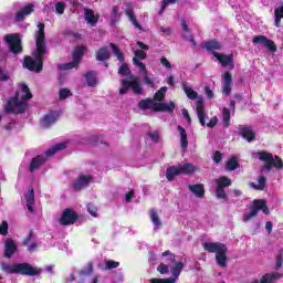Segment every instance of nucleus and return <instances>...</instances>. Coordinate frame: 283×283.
Wrapping results in <instances>:
<instances>
[{
    "mask_svg": "<svg viewBox=\"0 0 283 283\" xmlns=\"http://www.w3.org/2000/svg\"><path fill=\"white\" fill-rule=\"evenodd\" d=\"M45 49V24L39 23L38 31L35 33V53L32 56H25L23 61V67L30 72L40 74L43 72V56L46 54Z\"/></svg>",
    "mask_w": 283,
    "mask_h": 283,
    "instance_id": "1",
    "label": "nucleus"
},
{
    "mask_svg": "<svg viewBox=\"0 0 283 283\" xmlns=\"http://www.w3.org/2000/svg\"><path fill=\"white\" fill-rule=\"evenodd\" d=\"M21 101H19V92H15L13 97L7 102L4 105V112L7 114H25L28 112V104L25 101H30L32 98V92H30V87L27 84H21Z\"/></svg>",
    "mask_w": 283,
    "mask_h": 283,
    "instance_id": "2",
    "label": "nucleus"
},
{
    "mask_svg": "<svg viewBox=\"0 0 283 283\" xmlns=\"http://www.w3.org/2000/svg\"><path fill=\"white\" fill-rule=\"evenodd\" d=\"M1 271L8 273L9 275L18 274V275H29L30 277H34V275H41V269L33 268L30 263H17L10 265L6 262L1 263Z\"/></svg>",
    "mask_w": 283,
    "mask_h": 283,
    "instance_id": "3",
    "label": "nucleus"
},
{
    "mask_svg": "<svg viewBox=\"0 0 283 283\" xmlns=\"http://www.w3.org/2000/svg\"><path fill=\"white\" fill-rule=\"evenodd\" d=\"M203 249L208 253H216L218 266H220V269H227V262L229 261V258H227V252L229 251L227 244L222 242H206Z\"/></svg>",
    "mask_w": 283,
    "mask_h": 283,
    "instance_id": "4",
    "label": "nucleus"
},
{
    "mask_svg": "<svg viewBox=\"0 0 283 283\" xmlns=\"http://www.w3.org/2000/svg\"><path fill=\"white\" fill-rule=\"evenodd\" d=\"M258 156H259V160H262V163H265V165L261 167V171H272L273 167L279 171L283 169L282 157L277 155L273 157V154L268 151H259Z\"/></svg>",
    "mask_w": 283,
    "mask_h": 283,
    "instance_id": "5",
    "label": "nucleus"
},
{
    "mask_svg": "<svg viewBox=\"0 0 283 283\" xmlns=\"http://www.w3.org/2000/svg\"><path fill=\"white\" fill-rule=\"evenodd\" d=\"M196 171V166L192 164L186 163L182 166H170L166 170V178L169 182L174 181L176 176H191Z\"/></svg>",
    "mask_w": 283,
    "mask_h": 283,
    "instance_id": "6",
    "label": "nucleus"
},
{
    "mask_svg": "<svg viewBox=\"0 0 283 283\" xmlns=\"http://www.w3.org/2000/svg\"><path fill=\"white\" fill-rule=\"evenodd\" d=\"M197 116L201 127H210L213 129L218 125V117H212L209 123H207V113H205V98L199 97L196 102Z\"/></svg>",
    "mask_w": 283,
    "mask_h": 283,
    "instance_id": "7",
    "label": "nucleus"
},
{
    "mask_svg": "<svg viewBox=\"0 0 283 283\" xmlns=\"http://www.w3.org/2000/svg\"><path fill=\"white\" fill-rule=\"evenodd\" d=\"M260 211H262L265 216H269V213H271V210H269V206H266V201H264L263 199H255L252 207L250 208V212L243 216V222H249V220H253V218L258 217V213H260Z\"/></svg>",
    "mask_w": 283,
    "mask_h": 283,
    "instance_id": "8",
    "label": "nucleus"
},
{
    "mask_svg": "<svg viewBox=\"0 0 283 283\" xmlns=\"http://www.w3.org/2000/svg\"><path fill=\"white\" fill-rule=\"evenodd\" d=\"M4 41L9 48V52L18 56L23 52V42L21 41V35L19 33L7 34Z\"/></svg>",
    "mask_w": 283,
    "mask_h": 283,
    "instance_id": "9",
    "label": "nucleus"
},
{
    "mask_svg": "<svg viewBox=\"0 0 283 283\" xmlns=\"http://www.w3.org/2000/svg\"><path fill=\"white\" fill-rule=\"evenodd\" d=\"M129 90L137 94V96L143 95V86H140L138 77H133L130 81L127 78L122 80V87L119 88L120 96H125Z\"/></svg>",
    "mask_w": 283,
    "mask_h": 283,
    "instance_id": "10",
    "label": "nucleus"
},
{
    "mask_svg": "<svg viewBox=\"0 0 283 283\" xmlns=\"http://www.w3.org/2000/svg\"><path fill=\"white\" fill-rule=\"evenodd\" d=\"M216 196L219 198V200H229V196H227V192L224 189L227 187H231V179L227 176H221L216 180Z\"/></svg>",
    "mask_w": 283,
    "mask_h": 283,
    "instance_id": "11",
    "label": "nucleus"
},
{
    "mask_svg": "<svg viewBox=\"0 0 283 283\" xmlns=\"http://www.w3.org/2000/svg\"><path fill=\"white\" fill-rule=\"evenodd\" d=\"M78 220V213L74 211L73 209L66 208L62 212V216L60 218V224L62 227H72V224H76V221Z\"/></svg>",
    "mask_w": 283,
    "mask_h": 283,
    "instance_id": "12",
    "label": "nucleus"
},
{
    "mask_svg": "<svg viewBox=\"0 0 283 283\" xmlns=\"http://www.w3.org/2000/svg\"><path fill=\"white\" fill-rule=\"evenodd\" d=\"M92 180H94V177H92V175L80 174L77 179L72 182V188L74 189V191H82V189H85V187H90Z\"/></svg>",
    "mask_w": 283,
    "mask_h": 283,
    "instance_id": "13",
    "label": "nucleus"
},
{
    "mask_svg": "<svg viewBox=\"0 0 283 283\" xmlns=\"http://www.w3.org/2000/svg\"><path fill=\"white\" fill-rule=\"evenodd\" d=\"M212 56L221 63V67H228L229 70H235V63L233 62V54H220L216 51H212Z\"/></svg>",
    "mask_w": 283,
    "mask_h": 283,
    "instance_id": "14",
    "label": "nucleus"
},
{
    "mask_svg": "<svg viewBox=\"0 0 283 283\" xmlns=\"http://www.w3.org/2000/svg\"><path fill=\"white\" fill-rule=\"evenodd\" d=\"M252 43L258 44L261 43L269 50V52H277V45L273 40H270L265 35H256L252 39Z\"/></svg>",
    "mask_w": 283,
    "mask_h": 283,
    "instance_id": "15",
    "label": "nucleus"
},
{
    "mask_svg": "<svg viewBox=\"0 0 283 283\" xmlns=\"http://www.w3.org/2000/svg\"><path fill=\"white\" fill-rule=\"evenodd\" d=\"M48 158L45 155H38L31 159L29 171L34 172L38 171V169H41L46 163Z\"/></svg>",
    "mask_w": 283,
    "mask_h": 283,
    "instance_id": "16",
    "label": "nucleus"
},
{
    "mask_svg": "<svg viewBox=\"0 0 283 283\" xmlns=\"http://www.w3.org/2000/svg\"><path fill=\"white\" fill-rule=\"evenodd\" d=\"M34 12V6L32 3H29L24 6L22 9H20L15 14V21L21 22L25 21L27 17H30Z\"/></svg>",
    "mask_w": 283,
    "mask_h": 283,
    "instance_id": "17",
    "label": "nucleus"
},
{
    "mask_svg": "<svg viewBox=\"0 0 283 283\" xmlns=\"http://www.w3.org/2000/svg\"><path fill=\"white\" fill-rule=\"evenodd\" d=\"M57 118H59V114L56 113V111H50L46 115H44L42 119L43 127L45 129H48L49 127H52V125L56 123Z\"/></svg>",
    "mask_w": 283,
    "mask_h": 283,
    "instance_id": "18",
    "label": "nucleus"
},
{
    "mask_svg": "<svg viewBox=\"0 0 283 283\" xmlns=\"http://www.w3.org/2000/svg\"><path fill=\"white\" fill-rule=\"evenodd\" d=\"M201 48L203 50H207V52H211V54H213V52H216V50H222V43H220V41H218L216 39H212V40L203 42Z\"/></svg>",
    "mask_w": 283,
    "mask_h": 283,
    "instance_id": "19",
    "label": "nucleus"
},
{
    "mask_svg": "<svg viewBox=\"0 0 283 283\" xmlns=\"http://www.w3.org/2000/svg\"><path fill=\"white\" fill-rule=\"evenodd\" d=\"M233 85V75L231 72L226 71L223 74V94L229 96L231 94V86Z\"/></svg>",
    "mask_w": 283,
    "mask_h": 283,
    "instance_id": "20",
    "label": "nucleus"
},
{
    "mask_svg": "<svg viewBox=\"0 0 283 283\" xmlns=\"http://www.w3.org/2000/svg\"><path fill=\"white\" fill-rule=\"evenodd\" d=\"M239 135H241L248 143H253V140H255V132L251 126L241 127L239 129Z\"/></svg>",
    "mask_w": 283,
    "mask_h": 283,
    "instance_id": "21",
    "label": "nucleus"
},
{
    "mask_svg": "<svg viewBox=\"0 0 283 283\" xmlns=\"http://www.w3.org/2000/svg\"><path fill=\"white\" fill-rule=\"evenodd\" d=\"M17 253V244L14 243V240L7 239L4 243V258H12Z\"/></svg>",
    "mask_w": 283,
    "mask_h": 283,
    "instance_id": "22",
    "label": "nucleus"
},
{
    "mask_svg": "<svg viewBox=\"0 0 283 283\" xmlns=\"http://www.w3.org/2000/svg\"><path fill=\"white\" fill-rule=\"evenodd\" d=\"M282 19H283V2L281 1L280 4L274 8L275 28H282Z\"/></svg>",
    "mask_w": 283,
    "mask_h": 283,
    "instance_id": "23",
    "label": "nucleus"
},
{
    "mask_svg": "<svg viewBox=\"0 0 283 283\" xmlns=\"http://www.w3.org/2000/svg\"><path fill=\"white\" fill-rule=\"evenodd\" d=\"M84 19L94 28L98 23V14H94V10L92 9H84Z\"/></svg>",
    "mask_w": 283,
    "mask_h": 283,
    "instance_id": "24",
    "label": "nucleus"
},
{
    "mask_svg": "<svg viewBox=\"0 0 283 283\" xmlns=\"http://www.w3.org/2000/svg\"><path fill=\"white\" fill-rule=\"evenodd\" d=\"M176 109V103L170 102V103H157L155 107V113L158 112H167L168 114H171Z\"/></svg>",
    "mask_w": 283,
    "mask_h": 283,
    "instance_id": "25",
    "label": "nucleus"
},
{
    "mask_svg": "<svg viewBox=\"0 0 283 283\" xmlns=\"http://www.w3.org/2000/svg\"><path fill=\"white\" fill-rule=\"evenodd\" d=\"M189 191L196 196V198H205V185L196 184V185H188Z\"/></svg>",
    "mask_w": 283,
    "mask_h": 283,
    "instance_id": "26",
    "label": "nucleus"
},
{
    "mask_svg": "<svg viewBox=\"0 0 283 283\" xmlns=\"http://www.w3.org/2000/svg\"><path fill=\"white\" fill-rule=\"evenodd\" d=\"M157 103L151 98L142 99L138 102V108L143 112L147 109H151V112H155Z\"/></svg>",
    "mask_w": 283,
    "mask_h": 283,
    "instance_id": "27",
    "label": "nucleus"
},
{
    "mask_svg": "<svg viewBox=\"0 0 283 283\" xmlns=\"http://www.w3.org/2000/svg\"><path fill=\"white\" fill-rule=\"evenodd\" d=\"M95 56L96 61H101L102 63H104V61H109L112 54L109 53V50H107V46H102L98 49V51H96Z\"/></svg>",
    "mask_w": 283,
    "mask_h": 283,
    "instance_id": "28",
    "label": "nucleus"
},
{
    "mask_svg": "<svg viewBox=\"0 0 283 283\" xmlns=\"http://www.w3.org/2000/svg\"><path fill=\"white\" fill-rule=\"evenodd\" d=\"M177 130L179 132V136L181 138L180 139L181 149L186 151L187 147H189V139H187V130L182 126H178Z\"/></svg>",
    "mask_w": 283,
    "mask_h": 283,
    "instance_id": "29",
    "label": "nucleus"
},
{
    "mask_svg": "<svg viewBox=\"0 0 283 283\" xmlns=\"http://www.w3.org/2000/svg\"><path fill=\"white\" fill-rule=\"evenodd\" d=\"M65 147H67V143L65 142L56 144L45 151V156L46 157L54 156V154H59V151H63Z\"/></svg>",
    "mask_w": 283,
    "mask_h": 283,
    "instance_id": "30",
    "label": "nucleus"
},
{
    "mask_svg": "<svg viewBox=\"0 0 283 283\" xmlns=\"http://www.w3.org/2000/svg\"><path fill=\"white\" fill-rule=\"evenodd\" d=\"M84 77L86 78L88 87H96V85H98V80H96V73L94 71H87Z\"/></svg>",
    "mask_w": 283,
    "mask_h": 283,
    "instance_id": "31",
    "label": "nucleus"
},
{
    "mask_svg": "<svg viewBox=\"0 0 283 283\" xmlns=\"http://www.w3.org/2000/svg\"><path fill=\"white\" fill-rule=\"evenodd\" d=\"M181 28L185 32V34L182 35L184 39H187L190 43H192L193 48H196L197 43L193 39V35H189V32H191V30L189 29V24H187V21L182 20Z\"/></svg>",
    "mask_w": 283,
    "mask_h": 283,
    "instance_id": "32",
    "label": "nucleus"
},
{
    "mask_svg": "<svg viewBox=\"0 0 283 283\" xmlns=\"http://www.w3.org/2000/svg\"><path fill=\"white\" fill-rule=\"evenodd\" d=\"M182 90L185 92V94L187 95L188 98H190V101H198V92L193 91L192 88H190L189 84H187V82H182Z\"/></svg>",
    "mask_w": 283,
    "mask_h": 283,
    "instance_id": "33",
    "label": "nucleus"
},
{
    "mask_svg": "<svg viewBox=\"0 0 283 283\" xmlns=\"http://www.w3.org/2000/svg\"><path fill=\"white\" fill-rule=\"evenodd\" d=\"M24 199L27 200V209L32 213L34 211V189L31 188Z\"/></svg>",
    "mask_w": 283,
    "mask_h": 283,
    "instance_id": "34",
    "label": "nucleus"
},
{
    "mask_svg": "<svg viewBox=\"0 0 283 283\" xmlns=\"http://www.w3.org/2000/svg\"><path fill=\"white\" fill-rule=\"evenodd\" d=\"M125 14H126V17H128L129 21L133 23V25L137 30H143V25H140V23H138V20L136 19V15L134 14V9L133 8L126 9Z\"/></svg>",
    "mask_w": 283,
    "mask_h": 283,
    "instance_id": "35",
    "label": "nucleus"
},
{
    "mask_svg": "<svg viewBox=\"0 0 283 283\" xmlns=\"http://www.w3.org/2000/svg\"><path fill=\"white\" fill-rule=\"evenodd\" d=\"M258 182L259 184L251 182L250 187H252V189H255L256 191H264V188L266 187V177L259 176Z\"/></svg>",
    "mask_w": 283,
    "mask_h": 283,
    "instance_id": "36",
    "label": "nucleus"
},
{
    "mask_svg": "<svg viewBox=\"0 0 283 283\" xmlns=\"http://www.w3.org/2000/svg\"><path fill=\"white\" fill-rule=\"evenodd\" d=\"M149 217L154 227H156L157 229H160V227H163V221H160V217L158 216V211H156V209H151L149 211Z\"/></svg>",
    "mask_w": 283,
    "mask_h": 283,
    "instance_id": "37",
    "label": "nucleus"
},
{
    "mask_svg": "<svg viewBox=\"0 0 283 283\" xmlns=\"http://www.w3.org/2000/svg\"><path fill=\"white\" fill-rule=\"evenodd\" d=\"M185 269V263L182 261H179L175 263V265L171 268V275L172 277H180V274L182 273V270Z\"/></svg>",
    "mask_w": 283,
    "mask_h": 283,
    "instance_id": "38",
    "label": "nucleus"
},
{
    "mask_svg": "<svg viewBox=\"0 0 283 283\" xmlns=\"http://www.w3.org/2000/svg\"><path fill=\"white\" fill-rule=\"evenodd\" d=\"M161 256L165 258L166 264L171 266V264H176V254L169 250L161 253Z\"/></svg>",
    "mask_w": 283,
    "mask_h": 283,
    "instance_id": "39",
    "label": "nucleus"
},
{
    "mask_svg": "<svg viewBox=\"0 0 283 283\" xmlns=\"http://www.w3.org/2000/svg\"><path fill=\"white\" fill-rule=\"evenodd\" d=\"M240 167V164L238 163V157L233 156L226 163V169L227 171H235Z\"/></svg>",
    "mask_w": 283,
    "mask_h": 283,
    "instance_id": "40",
    "label": "nucleus"
},
{
    "mask_svg": "<svg viewBox=\"0 0 283 283\" xmlns=\"http://www.w3.org/2000/svg\"><path fill=\"white\" fill-rule=\"evenodd\" d=\"M84 53L85 46H77L72 53V59L81 63V59H83Z\"/></svg>",
    "mask_w": 283,
    "mask_h": 283,
    "instance_id": "41",
    "label": "nucleus"
},
{
    "mask_svg": "<svg viewBox=\"0 0 283 283\" xmlns=\"http://www.w3.org/2000/svg\"><path fill=\"white\" fill-rule=\"evenodd\" d=\"M109 48H112L113 54H115L119 63H123L125 61V55H123V52H120V49H118V45L114 43H109Z\"/></svg>",
    "mask_w": 283,
    "mask_h": 283,
    "instance_id": "42",
    "label": "nucleus"
},
{
    "mask_svg": "<svg viewBox=\"0 0 283 283\" xmlns=\"http://www.w3.org/2000/svg\"><path fill=\"white\" fill-rule=\"evenodd\" d=\"M165 96H167V86L159 88L155 93L154 101H158L159 103H161V101H165Z\"/></svg>",
    "mask_w": 283,
    "mask_h": 283,
    "instance_id": "43",
    "label": "nucleus"
},
{
    "mask_svg": "<svg viewBox=\"0 0 283 283\" xmlns=\"http://www.w3.org/2000/svg\"><path fill=\"white\" fill-rule=\"evenodd\" d=\"M222 118H223V127H229V123L231 122V111H229V108L227 107L223 108Z\"/></svg>",
    "mask_w": 283,
    "mask_h": 283,
    "instance_id": "44",
    "label": "nucleus"
},
{
    "mask_svg": "<svg viewBox=\"0 0 283 283\" xmlns=\"http://www.w3.org/2000/svg\"><path fill=\"white\" fill-rule=\"evenodd\" d=\"M92 273H94V264L92 262H88L87 266L80 271V275L83 276L92 275Z\"/></svg>",
    "mask_w": 283,
    "mask_h": 283,
    "instance_id": "45",
    "label": "nucleus"
},
{
    "mask_svg": "<svg viewBox=\"0 0 283 283\" xmlns=\"http://www.w3.org/2000/svg\"><path fill=\"white\" fill-rule=\"evenodd\" d=\"M120 266V262L114 260H106L105 261V270L112 271V269H118Z\"/></svg>",
    "mask_w": 283,
    "mask_h": 283,
    "instance_id": "46",
    "label": "nucleus"
},
{
    "mask_svg": "<svg viewBox=\"0 0 283 283\" xmlns=\"http://www.w3.org/2000/svg\"><path fill=\"white\" fill-rule=\"evenodd\" d=\"M118 74H120V76H129V74H132V70H129V65H127V63H123L118 69Z\"/></svg>",
    "mask_w": 283,
    "mask_h": 283,
    "instance_id": "47",
    "label": "nucleus"
},
{
    "mask_svg": "<svg viewBox=\"0 0 283 283\" xmlns=\"http://www.w3.org/2000/svg\"><path fill=\"white\" fill-rule=\"evenodd\" d=\"M133 63L134 65H136L137 67H139V71L143 72V74H149V72L147 71V66L145 65V63L140 62L139 60H137L136 57H133Z\"/></svg>",
    "mask_w": 283,
    "mask_h": 283,
    "instance_id": "48",
    "label": "nucleus"
},
{
    "mask_svg": "<svg viewBox=\"0 0 283 283\" xmlns=\"http://www.w3.org/2000/svg\"><path fill=\"white\" fill-rule=\"evenodd\" d=\"M150 283H176V279H174V277H168V279L154 277L150 280Z\"/></svg>",
    "mask_w": 283,
    "mask_h": 283,
    "instance_id": "49",
    "label": "nucleus"
},
{
    "mask_svg": "<svg viewBox=\"0 0 283 283\" xmlns=\"http://www.w3.org/2000/svg\"><path fill=\"white\" fill-rule=\"evenodd\" d=\"M157 271L158 273H160V275H167V273H169V265L165 263H160L157 266Z\"/></svg>",
    "mask_w": 283,
    "mask_h": 283,
    "instance_id": "50",
    "label": "nucleus"
},
{
    "mask_svg": "<svg viewBox=\"0 0 283 283\" xmlns=\"http://www.w3.org/2000/svg\"><path fill=\"white\" fill-rule=\"evenodd\" d=\"M87 211L93 216V218H98V208H96V206L93 203L87 205Z\"/></svg>",
    "mask_w": 283,
    "mask_h": 283,
    "instance_id": "51",
    "label": "nucleus"
},
{
    "mask_svg": "<svg viewBox=\"0 0 283 283\" xmlns=\"http://www.w3.org/2000/svg\"><path fill=\"white\" fill-rule=\"evenodd\" d=\"M69 96H72V91H70L69 88L60 90V101H65Z\"/></svg>",
    "mask_w": 283,
    "mask_h": 283,
    "instance_id": "52",
    "label": "nucleus"
},
{
    "mask_svg": "<svg viewBox=\"0 0 283 283\" xmlns=\"http://www.w3.org/2000/svg\"><path fill=\"white\" fill-rule=\"evenodd\" d=\"M135 59L137 61H145V59H147V53L143 50H137L135 51Z\"/></svg>",
    "mask_w": 283,
    "mask_h": 283,
    "instance_id": "53",
    "label": "nucleus"
},
{
    "mask_svg": "<svg viewBox=\"0 0 283 283\" xmlns=\"http://www.w3.org/2000/svg\"><path fill=\"white\" fill-rule=\"evenodd\" d=\"M78 63L76 60H73L63 65L62 70H74V67H78Z\"/></svg>",
    "mask_w": 283,
    "mask_h": 283,
    "instance_id": "54",
    "label": "nucleus"
},
{
    "mask_svg": "<svg viewBox=\"0 0 283 283\" xmlns=\"http://www.w3.org/2000/svg\"><path fill=\"white\" fill-rule=\"evenodd\" d=\"M212 160L216 163V165H220V163H222V153L219 150L214 151Z\"/></svg>",
    "mask_w": 283,
    "mask_h": 283,
    "instance_id": "55",
    "label": "nucleus"
},
{
    "mask_svg": "<svg viewBox=\"0 0 283 283\" xmlns=\"http://www.w3.org/2000/svg\"><path fill=\"white\" fill-rule=\"evenodd\" d=\"M0 235H8V221H2L0 224Z\"/></svg>",
    "mask_w": 283,
    "mask_h": 283,
    "instance_id": "56",
    "label": "nucleus"
},
{
    "mask_svg": "<svg viewBox=\"0 0 283 283\" xmlns=\"http://www.w3.org/2000/svg\"><path fill=\"white\" fill-rule=\"evenodd\" d=\"M177 0H163L161 1V9L159 11V14H163V12H165V10L167 9V6H169V3H176Z\"/></svg>",
    "mask_w": 283,
    "mask_h": 283,
    "instance_id": "57",
    "label": "nucleus"
},
{
    "mask_svg": "<svg viewBox=\"0 0 283 283\" xmlns=\"http://www.w3.org/2000/svg\"><path fill=\"white\" fill-rule=\"evenodd\" d=\"M55 10H56L57 14H63V12H65V3L57 2L55 4Z\"/></svg>",
    "mask_w": 283,
    "mask_h": 283,
    "instance_id": "58",
    "label": "nucleus"
},
{
    "mask_svg": "<svg viewBox=\"0 0 283 283\" xmlns=\"http://www.w3.org/2000/svg\"><path fill=\"white\" fill-rule=\"evenodd\" d=\"M34 235V231L30 230L28 237L23 240V247H28L30 242H32V237Z\"/></svg>",
    "mask_w": 283,
    "mask_h": 283,
    "instance_id": "59",
    "label": "nucleus"
},
{
    "mask_svg": "<svg viewBox=\"0 0 283 283\" xmlns=\"http://www.w3.org/2000/svg\"><path fill=\"white\" fill-rule=\"evenodd\" d=\"M148 136L155 143H158L160 140V135L158 134V132L148 133Z\"/></svg>",
    "mask_w": 283,
    "mask_h": 283,
    "instance_id": "60",
    "label": "nucleus"
},
{
    "mask_svg": "<svg viewBox=\"0 0 283 283\" xmlns=\"http://www.w3.org/2000/svg\"><path fill=\"white\" fill-rule=\"evenodd\" d=\"M144 83L145 85H148L149 87H156V84L154 83V78L149 77V76H145L144 77Z\"/></svg>",
    "mask_w": 283,
    "mask_h": 283,
    "instance_id": "61",
    "label": "nucleus"
},
{
    "mask_svg": "<svg viewBox=\"0 0 283 283\" xmlns=\"http://www.w3.org/2000/svg\"><path fill=\"white\" fill-rule=\"evenodd\" d=\"M160 63L164 67H166L167 70H171V62H169V60H167V57L163 56L160 59Z\"/></svg>",
    "mask_w": 283,
    "mask_h": 283,
    "instance_id": "62",
    "label": "nucleus"
},
{
    "mask_svg": "<svg viewBox=\"0 0 283 283\" xmlns=\"http://www.w3.org/2000/svg\"><path fill=\"white\" fill-rule=\"evenodd\" d=\"M205 94H206L207 98H209V99L213 98V96H214L213 91H211V87H209V86L205 87Z\"/></svg>",
    "mask_w": 283,
    "mask_h": 283,
    "instance_id": "63",
    "label": "nucleus"
},
{
    "mask_svg": "<svg viewBox=\"0 0 283 283\" xmlns=\"http://www.w3.org/2000/svg\"><path fill=\"white\" fill-rule=\"evenodd\" d=\"M282 262H283L282 254H277L276 261H275V268L276 269H282Z\"/></svg>",
    "mask_w": 283,
    "mask_h": 283,
    "instance_id": "64",
    "label": "nucleus"
}]
</instances>
